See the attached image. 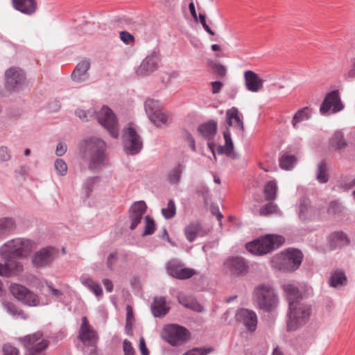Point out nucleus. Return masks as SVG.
<instances>
[{"instance_id":"9b49d317","label":"nucleus","mask_w":355,"mask_h":355,"mask_svg":"<svg viewBox=\"0 0 355 355\" xmlns=\"http://www.w3.org/2000/svg\"><path fill=\"white\" fill-rule=\"evenodd\" d=\"M9 289L12 295L22 303L33 306L39 304L40 300L37 295L30 291L25 286L17 284H12L10 286Z\"/></svg>"},{"instance_id":"4d7b16f0","label":"nucleus","mask_w":355,"mask_h":355,"mask_svg":"<svg viewBox=\"0 0 355 355\" xmlns=\"http://www.w3.org/2000/svg\"><path fill=\"white\" fill-rule=\"evenodd\" d=\"M125 355H135V352L130 341L125 340L123 343Z\"/></svg>"},{"instance_id":"cd10ccee","label":"nucleus","mask_w":355,"mask_h":355,"mask_svg":"<svg viewBox=\"0 0 355 355\" xmlns=\"http://www.w3.org/2000/svg\"><path fill=\"white\" fill-rule=\"evenodd\" d=\"M227 123L229 126H235L240 130H244V125L241 118L239 116V112L237 108L232 107L226 112Z\"/></svg>"},{"instance_id":"f257e3e1","label":"nucleus","mask_w":355,"mask_h":355,"mask_svg":"<svg viewBox=\"0 0 355 355\" xmlns=\"http://www.w3.org/2000/svg\"><path fill=\"white\" fill-rule=\"evenodd\" d=\"M106 142L96 137L83 139L80 144V155L87 162L89 169L101 171L109 166V157L106 153Z\"/></svg>"},{"instance_id":"aec40b11","label":"nucleus","mask_w":355,"mask_h":355,"mask_svg":"<svg viewBox=\"0 0 355 355\" xmlns=\"http://www.w3.org/2000/svg\"><path fill=\"white\" fill-rule=\"evenodd\" d=\"M146 209V205L144 201L135 202L132 205L129 211V218L131 220L130 230H135L141 223Z\"/></svg>"},{"instance_id":"c9c22d12","label":"nucleus","mask_w":355,"mask_h":355,"mask_svg":"<svg viewBox=\"0 0 355 355\" xmlns=\"http://www.w3.org/2000/svg\"><path fill=\"white\" fill-rule=\"evenodd\" d=\"M347 277L341 270H336L331 273L329 284L331 287L338 288L346 284Z\"/></svg>"},{"instance_id":"72a5a7b5","label":"nucleus","mask_w":355,"mask_h":355,"mask_svg":"<svg viewBox=\"0 0 355 355\" xmlns=\"http://www.w3.org/2000/svg\"><path fill=\"white\" fill-rule=\"evenodd\" d=\"M14 259L15 258H9L8 259H2L6 263L8 277L19 275L24 270L22 263Z\"/></svg>"},{"instance_id":"58836bf2","label":"nucleus","mask_w":355,"mask_h":355,"mask_svg":"<svg viewBox=\"0 0 355 355\" xmlns=\"http://www.w3.org/2000/svg\"><path fill=\"white\" fill-rule=\"evenodd\" d=\"M144 107L148 118L162 110V105L159 101L148 98L145 101Z\"/></svg>"},{"instance_id":"7c9ffc66","label":"nucleus","mask_w":355,"mask_h":355,"mask_svg":"<svg viewBox=\"0 0 355 355\" xmlns=\"http://www.w3.org/2000/svg\"><path fill=\"white\" fill-rule=\"evenodd\" d=\"M16 228L14 220L11 218L0 219V239L11 234Z\"/></svg>"},{"instance_id":"3c124183","label":"nucleus","mask_w":355,"mask_h":355,"mask_svg":"<svg viewBox=\"0 0 355 355\" xmlns=\"http://www.w3.org/2000/svg\"><path fill=\"white\" fill-rule=\"evenodd\" d=\"M277 211V206L273 202H269L263 206L259 209V214L261 216H268L274 214Z\"/></svg>"},{"instance_id":"f704fd0d","label":"nucleus","mask_w":355,"mask_h":355,"mask_svg":"<svg viewBox=\"0 0 355 355\" xmlns=\"http://www.w3.org/2000/svg\"><path fill=\"white\" fill-rule=\"evenodd\" d=\"M315 175L317 181L320 184L329 181L328 166L325 161L322 160L318 164Z\"/></svg>"},{"instance_id":"680f3d73","label":"nucleus","mask_w":355,"mask_h":355,"mask_svg":"<svg viewBox=\"0 0 355 355\" xmlns=\"http://www.w3.org/2000/svg\"><path fill=\"white\" fill-rule=\"evenodd\" d=\"M200 22L201 23L204 29L211 35H214V32L209 28L206 23L205 15L202 14L199 15Z\"/></svg>"},{"instance_id":"473e14b6","label":"nucleus","mask_w":355,"mask_h":355,"mask_svg":"<svg viewBox=\"0 0 355 355\" xmlns=\"http://www.w3.org/2000/svg\"><path fill=\"white\" fill-rule=\"evenodd\" d=\"M355 186V178L352 176L342 175L337 184L333 188L336 191H347Z\"/></svg>"},{"instance_id":"864d4df0","label":"nucleus","mask_w":355,"mask_h":355,"mask_svg":"<svg viewBox=\"0 0 355 355\" xmlns=\"http://www.w3.org/2000/svg\"><path fill=\"white\" fill-rule=\"evenodd\" d=\"M3 306L6 309L8 313H9L12 316H21L22 318H24V313L21 311L18 310L17 306H15L13 304L10 302L4 303Z\"/></svg>"},{"instance_id":"412c9836","label":"nucleus","mask_w":355,"mask_h":355,"mask_svg":"<svg viewBox=\"0 0 355 355\" xmlns=\"http://www.w3.org/2000/svg\"><path fill=\"white\" fill-rule=\"evenodd\" d=\"M245 85L247 90L251 92H258L263 88L264 80L251 70H248L243 74Z\"/></svg>"},{"instance_id":"f03ea898","label":"nucleus","mask_w":355,"mask_h":355,"mask_svg":"<svg viewBox=\"0 0 355 355\" xmlns=\"http://www.w3.org/2000/svg\"><path fill=\"white\" fill-rule=\"evenodd\" d=\"M34 248V243L28 239L16 238L3 243L0 248L1 259L27 257Z\"/></svg>"},{"instance_id":"8fccbe9b","label":"nucleus","mask_w":355,"mask_h":355,"mask_svg":"<svg viewBox=\"0 0 355 355\" xmlns=\"http://www.w3.org/2000/svg\"><path fill=\"white\" fill-rule=\"evenodd\" d=\"M344 209V207L338 201H333L330 203L327 211L329 214L340 215Z\"/></svg>"},{"instance_id":"0e129e2a","label":"nucleus","mask_w":355,"mask_h":355,"mask_svg":"<svg viewBox=\"0 0 355 355\" xmlns=\"http://www.w3.org/2000/svg\"><path fill=\"white\" fill-rule=\"evenodd\" d=\"M216 72L221 77H223L226 74V69L221 64H215L214 67Z\"/></svg>"},{"instance_id":"c756f323","label":"nucleus","mask_w":355,"mask_h":355,"mask_svg":"<svg viewBox=\"0 0 355 355\" xmlns=\"http://www.w3.org/2000/svg\"><path fill=\"white\" fill-rule=\"evenodd\" d=\"M198 130L199 133L207 139H211L215 136L217 131V123L210 121L200 125Z\"/></svg>"},{"instance_id":"37998d69","label":"nucleus","mask_w":355,"mask_h":355,"mask_svg":"<svg viewBox=\"0 0 355 355\" xmlns=\"http://www.w3.org/2000/svg\"><path fill=\"white\" fill-rule=\"evenodd\" d=\"M295 163L296 158L294 155L284 154L279 158V166L283 169H291Z\"/></svg>"},{"instance_id":"de8ad7c7","label":"nucleus","mask_w":355,"mask_h":355,"mask_svg":"<svg viewBox=\"0 0 355 355\" xmlns=\"http://www.w3.org/2000/svg\"><path fill=\"white\" fill-rule=\"evenodd\" d=\"M155 230V224L154 220L149 216L145 217V228L143 236L153 234Z\"/></svg>"},{"instance_id":"603ef678","label":"nucleus","mask_w":355,"mask_h":355,"mask_svg":"<svg viewBox=\"0 0 355 355\" xmlns=\"http://www.w3.org/2000/svg\"><path fill=\"white\" fill-rule=\"evenodd\" d=\"M96 178H88L83 183V188L86 198H89L93 191L95 184Z\"/></svg>"},{"instance_id":"9d476101","label":"nucleus","mask_w":355,"mask_h":355,"mask_svg":"<svg viewBox=\"0 0 355 355\" xmlns=\"http://www.w3.org/2000/svg\"><path fill=\"white\" fill-rule=\"evenodd\" d=\"M189 331L178 324H168L162 331V338L172 346L184 343L188 338Z\"/></svg>"},{"instance_id":"a211bd4d","label":"nucleus","mask_w":355,"mask_h":355,"mask_svg":"<svg viewBox=\"0 0 355 355\" xmlns=\"http://www.w3.org/2000/svg\"><path fill=\"white\" fill-rule=\"evenodd\" d=\"M236 320L250 331H254L257 326V315L254 311L241 309L236 314Z\"/></svg>"},{"instance_id":"6ab92c4d","label":"nucleus","mask_w":355,"mask_h":355,"mask_svg":"<svg viewBox=\"0 0 355 355\" xmlns=\"http://www.w3.org/2000/svg\"><path fill=\"white\" fill-rule=\"evenodd\" d=\"M55 250L51 247H46L37 251L32 258V263L36 267L49 265L54 259Z\"/></svg>"},{"instance_id":"6e6d98bb","label":"nucleus","mask_w":355,"mask_h":355,"mask_svg":"<svg viewBox=\"0 0 355 355\" xmlns=\"http://www.w3.org/2000/svg\"><path fill=\"white\" fill-rule=\"evenodd\" d=\"M120 39L126 44H130L131 42H134V36L128 32L121 31Z\"/></svg>"},{"instance_id":"a878e982","label":"nucleus","mask_w":355,"mask_h":355,"mask_svg":"<svg viewBox=\"0 0 355 355\" xmlns=\"http://www.w3.org/2000/svg\"><path fill=\"white\" fill-rule=\"evenodd\" d=\"M169 307L166 304L164 297H155L151 304V311L155 317H163L167 314Z\"/></svg>"},{"instance_id":"a18cd8bd","label":"nucleus","mask_w":355,"mask_h":355,"mask_svg":"<svg viewBox=\"0 0 355 355\" xmlns=\"http://www.w3.org/2000/svg\"><path fill=\"white\" fill-rule=\"evenodd\" d=\"M223 137H224L225 141V144L224 146L226 148L225 155L227 156H231L233 149H234V145H233L232 139L231 138L230 132L228 129H227L225 131H224Z\"/></svg>"},{"instance_id":"423d86ee","label":"nucleus","mask_w":355,"mask_h":355,"mask_svg":"<svg viewBox=\"0 0 355 355\" xmlns=\"http://www.w3.org/2000/svg\"><path fill=\"white\" fill-rule=\"evenodd\" d=\"M302 253L296 249L288 250L275 258L279 270L292 272L297 270L302 261Z\"/></svg>"},{"instance_id":"13d9d810","label":"nucleus","mask_w":355,"mask_h":355,"mask_svg":"<svg viewBox=\"0 0 355 355\" xmlns=\"http://www.w3.org/2000/svg\"><path fill=\"white\" fill-rule=\"evenodd\" d=\"M10 157L8 149L5 146H1L0 148V161H8L10 159Z\"/></svg>"},{"instance_id":"c03bdc74","label":"nucleus","mask_w":355,"mask_h":355,"mask_svg":"<svg viewBox=\"0 0 355 355\" xmlns=\"http://www.w3.org/2000/svg\"><path fill=\"white\" fill-rule=\"evenodd\" d=\"M162 214L166 219H171L176 214V206L173 200H169L166 208L162 209Z\"/></svg>"},{"instance_id":"79ce46f5","label":"nucleus","mask_w":355,"mask_h":355,"mask_svg":"<svg viewBox=\"0 0 355 355\" xmlns=\"http://www.w3.org/2000/svg\"><path fill=\"white\" fill-rule=\"evenodd\" d=\"M179 302L184 306L191 309L197 312H202L204 308L195 300L186 297L179 298Z\"/></svg>"},{"instance_id":"338daca9","label":"nucleus","mask_w":355,"mask_h":355,"mask_svg":"<svg viewBox=\"0 0 355 355\" xmlns=\"http://www.w3.org/2000/svg\"><path fill=\"white\" fill-rule=\"evenodd\" d=\"M212 87V93H218L223 87V83L220 81H214L211 83Z\"/></svg>"},{"instance_id":"09e8293b","label":"nucleus","mask_w":355,"mask_h":355,"mask_svg":"<svg viewBox=\"0 0 355 355\" xmlns=\"http://www.w3.org/2000/svg\"><path fill=\"white\" fill-rule=\"evenodd\" d=\"M54 167L59 175H66L68 167L66 162L62 159H57L55 161Z\"/></svg>"},{"instance_id":"5701e85b","label":"nucleus","mask_w":355,"mask_h":355,"mask_svg":"<svg viewBox=\"0 0 355 355\" xmlns=\"http://www.w3.org/2000/svg\"><path fill=\"white\" fill-rule=\"evenodd\" d=\"M13 7L27 15L35 13L37 9L36 0H12Z\"/></svg>"},{"instance_id":"bb28decb","label":"nucleus","mask_w":355,"mask_h":355,"mask_svg":"<svg viewBox=\"0 0 355 355\" xmlns=\"http://www.w3.org/2000/svg\"><path fill=\"white\" fill-rule=\"evenodd\" d=\"M329 241L331 249L346 246L349 243V239L343 232H335L329 236Z\"/></svg>"},{"instance_id":"a19ab883","label":"nucleus","mask_w":355,"mask_h":355,"mask_svg":"<svg viewBox=\"0 0 355 355\" xmlns=\"http://www.w3.org/2000/svg\"><path fill=\"white\" fill-rule=\"evenodd\" d=\"M330 144L336 150H341L347 145L343 133L340 131L335 132L330 140Z\"/></svg>"},{"instance_id":"393cba45","label":"nucleus","mask_w":355,"mask_h":355,"mask_svg":"<svg viewBox=\"0 0 355 355\" xmlns=\"http://www.w3.org/2000/svg\"><path fill=\"white\" fill-rule=\"evenodd\" d=\"M184 234L189 242H193L198 236H202L205 232L201 224L198 222H191L184 228Z\"/></svg>"},{"instance_id":"e433bc0d","label":"nucleus","mask_w":355,"mask_h":355,"mask_svg":"<svg viewBox=\"0 0 355 355\" xmlns=\"http://www.w3.org/2000/svg\"><path fill=\"white\" fill-rule=\"evenodd\" d=\"M149 119L157 127H162L171 122V116L167 113L163 112L162 110Z\"/></svg>"},{"instance_id":"4c0bfd02","label":"nucleus","mask_w":355,"mask_h":355,"mask_svg":"<svg viewBox=\"0 0 355 355\" xmlns=\"http://www.w3.org/2000/svg\"><path fill=\"white\" fill-rule=\"evenodd\" d=\"M311 117V112L308 107L300 109L293 116L292 125L294 128H297V124L308 120Z\"/></svg>"},{"instance_id":"49530a36","label":"nucleus","mask_w":355,"mask_h":355,"mask_svg":"<svg viewBox=\"0 0 355 355\" xmlns=\"http://www.w3.org/2000/svg\"><path fill=\"white\" fill-rule=\"evenodd\" d=\"M312 208L309 206V202L305 200L300 201L299 216L303 220L309 218V212L311 211Z\"/></svg>"},{"instance_id":"0eeeda50","label":"nucleus","mask_w":355,"mask_h":355,"mask_svg":"<svg viewBox=\"0 0 355 355\" xmlns=\"http://www.w3.org/2000/svg\"><path fill=\"white\" fill-rule=\"evenodd\" d=\"M21 340L26 349L25 355H46L49 342L43 337L42 333L37 331L26 336Z\"/></svg>"},{"instance_id":"1a4fd4ad","label":"nucleus","mask_w":355,"mask_h":355,"mask_svg":"<svg viewBox=\"0 0 355 355\" xmlns=\"http://www.w3.org/2000/svg\"><path fill=\"white\" fill-rule=\"evenodd\" d=\"M96 117L99 123L103 126L111 137L114 139L119 135L118 121L112 110L107 106H103L96 113Z\"/></svg>"},{"instance_id":"e2e57ef3","label":"nucleus","mask_w":355,"mask_h":355,"mask_svg":"<svg viewBox=\"0 0 355 355\" xmlns=\"http://www.w3.org/2000/svg\"><path fill=\"white\" fill-rule=\"evenodd\" d=\"M207 351L204 349L194 348L182 355H207Z\"/></svg>"},{"instance_id":"4be33fe9","label":"nucleus","mask_w":355,"mask_h":355,"mask_svg":"<svg viewBox=\"0 0 355 355\" xmlns=\"http://www.w3.org/2000/svg\"><path fill=\"white\" fill-rule=\"evenodd\" d=\"M286 300L288 302V306L293 304H297L304 301L302 293L299 290L298 286L295 284H286L282 286Z\"/></svg>"},{"instance_id":"5fc2aeb1","label":"nucleus","mask_w":355,"mask_h":355,"mask_svg":"<svg viewBox=\"0 0 355 355\" xmlns=\"http://www.w3.org/2000/svg\"><path fill=\"white\" fill-rule=\"evenodd\" d=\"M3 355H19V350L9 343L5 344L3 347Z\"/></svg>"},{"instance_id":"f8f14e48","label":"nucleus","mask_w":355,"mask_h":355,"mask_svg":"<svg viewBox=\"0 0 355 355\" xmlns=\"http://www.w3.org/2000/svg\"><path fill=\"white\" fill-rule=\"evenodd\" d=\"M226 272L232 276L239 277L245 275L248 271V262L241 257H230L223 263Z\"/></svg>"},{"instance_id":"b1692460","label":"nucleus","mask_w":355,"mask_h":355,"mask_svg":"<svg viewBox=\"0 0 355 355\" xmlns=\"http://www.w3.org/2000/svg\"><path fill=\"white\" fill-rule=\"evenodd\" d=\"M89 67L90 63L88 60H84L78 63L71 73L72 80L77 83L85 81L87 79L86 74Z\"/></svg>"},{"instance_id":"ddd939ff","label":"nucleus","mask_w":355,"mask_h":355,"mask_svg":"<svg viewBox=\"0 0 355 355\" xmlns=\"http://www.w3.org/2000/svg\"><path fill=\"white\" fill-rule=\"evenodd\" d=\"M166 270L169 275L178 279H189L196 274L194 269L184 267V264L178 259L168 261Z\"/></svg>"},{"instance_id":"ea45409f","label":"nucleus","mask_w":355,"mask_h":355,"mask_svg":"<svg viewBox=\"0 0 355 355\" xmlns=\"http://www.w3.org/2000/svg\"><path fill=\"white\" fill-rule=\"evenodd\" d=\"M277 185L275 181L271 180L268 182L264 187L265 198L268 201H272L275 200L277 192Z\"/></svg>"},{"instance_id":"2eb2a0df","label":"nucleus","mask_w":355,"mask_h":355,"mask_svg":"<svg viewBox=\"0 0 355 355\" xmlns=\"http://www.w3.org/2000/svg\"><path fill=\"white\" fill-rule=\"evenodd\" d=\"M6 86L8 89H18L22 86L26 80L24 71L18 67H10L6 71Z\"/></svg>"},{"instance_id":"774afa93","label":"nucleus","mask_w":355,"mask_h":355,"mask_svg":"<svg viewBox=\"0 0 355 355\" xmlns=\"http://www.w3.org/2000/svg\"><path fill=\"white\" fill-rule=\"evenodd\" d=\"M139 349L141 355H149V351L146 347L144 338H141L139 341Z\"/></svg>"},{"instance_id":"20e7f679","label":"nucleus","mask_w":355,"mask_h":355,"mask_svg":"<svg viewBox=\"0 0 355 355\" xmlns=\"http://www.w3.org/2000/svg\"><path fill=\"white\" fill-rule=\"evenodd\" d=\"M254 297L259 308L266 312L275 309L279 303L277 293L269 285L262 284L257 286L254 291Z\"/></svg>"},{"instance_id":"f3484780","label":"nucleus","mask_w":355,"mask_h":355,"mask_svg":"<svg viewBox=\"0 0 355 355\" xmlns=\"http://www.w3.org/2000/svg\"><path fill=\"white\" fill-rule=\"evenodd\" d=\"M160 57L159 53L155 51L152 52L142 60L141 64L137 69V74L141 76L150 74L157 69Z\"/></svg>"},{"instance_id":"6e6552de","label":"nucleus","mask_w":355,"mask_h":355,"mask_svg":"<svg viewBox=\"0 0 355 355\" xmlns=\"http://www.w3.org/2000/svg\"><path fill=\"white\" fill-rule=\"evenodd\" d=\"M123 150L127 155L138 154L143 148V141L137 130L130 125L123 130Z\"/></svg>"},{"instance_id":"39448f33","label":"nucleus","mask_w":355,"mask_h":355,"mask_svg":"<svg viewBox=\"0 0 355 355\" xmlns=\"http://www.w3.org/2000/svg\"><path fill=\"white\" fill-rule=\"evenodd\" d=\"M284 242V239L282 236L268 235L247 243L246 249L253 254L263 255L279 248Z\"/></svg>"},{"instance_id":"bf43d9fd","label":"nucleus","mask_w":355,"mask_h":355,"mask_svg":"<svg viewBox=\"0 0 355 355\" xmlns=\"http://www.w3.org/2000/svg\"><path fill=\"white\" fill-rule=\"evenodd\" d=\"M93 113V112L88 110L85 111L83 110H77L76 111V114L77 116H78L81 120L87 121L89 120L88 115H91Z\"/></svg>"},{"instance_id":"7ed1b4c3","label":"nucleus","mask_w":355,"mask_h":355,"mask_svg":"<svg viewBox=\"0 0 355 355\" xmlns=\"http://www.w3.org/2000/svg\"><path fill=\"white\" fill-rule=\"evenodd\" d=\"M312 313V306L306 301L291 304L288 306L287 330L296 331L308 322Z\"/></svg>"},{"instance_id":"c85d7f7f","label":"nucleus","mask_w":355,"mask_h":355,"mask_svg":"<svg viewBox=\"0 0 355 355\" xmlns=\"http://www.w3.org/2000/svg\"><path fill=\"white\" fill-rule=\"evenodd\" d=\"M186 166L183 164H178L173 168L167 175V181L171 185L178 186L180 183L181 178Z\"/></svg>"},{"instance_id":"2f4dec72","label":"nucleus","mask_w":355,"mask_h":355,"mask_svg":"<svg viewBox=\"0 0 355 355\" xmlns=\"http://www.w3.org/2000/svg\"><path fill=\"white\" fill-rule=\"evenodd\" d=\"M81 284L92 292L96 297L103 295V289L99 283L96 282L92 278L88 277H81Z\"/></svg>"},{"instance_id":"4468645a","label":"nucleus","mask_w":355,"mask_h":355,"mask_svg":"<svg viewBox=\"0 0 355 355\" xmlns=\"http://www.w3.org/2000/svg\"><path fill=\"white\" fill-rule=\"evenodd\" d=\"M78 338L85 346L96 347L98 342V334L91 327L86 316L82 318Z\"/></svg>"},{"instance_id":"69168bd1","label":"nucleus","mask_w":355,"mask_h":355,"mask_svg":"<svg viewBox=\"0 0 355 355\" xmlns=\"http://www.w3.org/2000/svg\"><path fill=\"white\" fill-rule=\"evenodd\" d=\"M47 288L51 293L56 298H61L63 295V293L60 290L54 288L51 284H47Z\"/></svg>"},{"instance_id":"052dcab7","label":"nucleus","mask_w":355,"mask_h":355,"mask_svg":"<svg viewBox=\"0 0 355 355\" xmlns=\"http://www.w3.org/2000/svg\"><path fill=\"white\" fill-rule=\"evenodd\" d=\"M67 146L64 143L59 142L57 144L55 154L58 157H61L67 152Z\"/></svg>"},{"instance_id":"dca6fc26","label":"nucleus","mask_w":355,"mask_h":355,"mask_svg":"<svg viewBox=\"0 0 355 355\" xmlns=\"http://www.w3.org/2000/svg\"><path fill=\"white\" fill-rule=\"evenodd\" d=\"M331 108H332L333 113H336L343 109V105L341 102L338 90H334L325 96L320 105V111L321 114H327L329 113Z\"/></svg>"}]
</instances>
